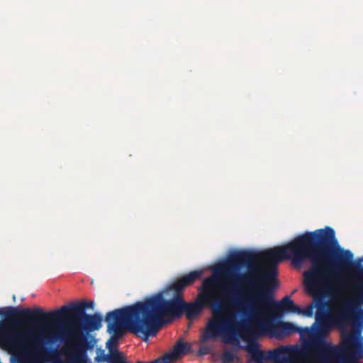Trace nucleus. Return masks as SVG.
I'll return each instance as SVG.
<instances>
[{
  "mask_svg": "<svg viewBox=\"0 0 363 363\" xmlns=\"http://www.w3.org/2000/svg\"><path fill=\"white\" fill-rule=\"evenodd\" d=\"M319 232H306L300 235L283 247H274L256 252L250 250L238 251L218 268L227 279L235 281L238 289L227 287L224 297L228 301L217 303L213 307V317L206 323L200 341L221 339L225 343H239L240 332L245 328L243 322L236 319L235 313L230 309L235 308L240 313V306L230 304L232 298L242 301L246 297L255 294L264 286L274 284L277 279V265L284 259H290L294 266H300L306 259Z\"/></svg>",
  "mask_w": 363,
  "mask_h": 363,
  "instance_id": "obj_1",
  "label": "nucleus"
},
{
  "mask_svg": "<svg viewBox=\"0 0 363 363\" xmlns=\"http://www.w3.org/2000/svg\"><path fill=\"white\" fill-rule=\"evenodd\" d=\"M313 247H315L320 262L329 269L331 290L334 289V282H337L352 295V298L328 305L330 324L342 329L350 324V331H342V342L349 333H357L359 330L358 339L363 338V309L360 307L363 305V265L353 262L352 252L339 246L330 227L319 229Z\"/></svg>",
  "mask_w": 363,
  "mask_h": 363,
  "instance_id": "obj_2",
  "label": "nucleus"
},
{
  "mask_svg": "<svg viewBox=\"0 0 363 363\" xmlns=\"http://www.w3.org/2000/svg\"><path fill=\"white\" fill-rule=\"evenodd\" d=\"M202 274L201 270L190 272L167 286L165 291H172V298L169 300L164 298L163 292H159L142 301L107 313V330L118 336L126 330L147 341L149 337L156 335L164 318H179L184 315L182 293Z\"/></svg>",
  "mask_w": 363,
  "mask_h": 363,
  "instance_id": "obj_3",
  "label": "nucleus"
},
{
  "mask_svg": "<svg viewBox=\"0 0 363 363\" xmlns=\"http://www.w3.org/2000/svg\"><path fill=\"white\" fill-rule=\"evenodd\" d=\"M23 320L43 323L38 333L21 331L13 328L6 321L0 320V348L13 354L24 352L28 361L30 358H45L46 352L55 349L46 345H53L57 342H66L70 338L77 339L79 333L74 321H71V328H66L60 322H54L50 318H42L33 313L30 318H21Z\"/></svg>",
  "mask_w": 363,
  "mask_h": 363,
  "instance_id": "obj_4",
  "label": "nucleus"
},
{
  "mask_svg": "<svg viewBox=\"0 0 363 363\" xmlns=\"http://www.w3.org/2000/svg\"><path fill=\"white\" fill-rule=\"evenodd\" d=\"M277 286L276 280L274 284L269 283L267 286H264L255 294L246 297L242 301L232 298L229 303L239 306L240 315L250 319H264L268 311L277 316L284 313L299 312L300 307L295 305L289 296H286L280 301L274 300L273 294Z\"/></svg>",
  "mask_w": 363,
  "mask_h": 363,
  "instance_id": "obj_5",
  "label": "nucleus"
},
{
  "mask_svg": "<svg viewBox=\"0 0 363 363\" xmlns=\"http://www.w3.org/2000/svg\"><path fill=\"white\" fill-rule=\"evenodd\" d=\"M315 247H312L307 255L311 262V267L304 272V284L308 294L313 298V303L317 308L315 323L330 324L329 309L325 310L327 303L324 298L327 293L331 291V279L328 274V269L320 262V256Z\"/></svg>",
  "mask_w": 363,
  "mask_h": 363,
  "instance_id": "obj_6",
  "label": "nucleus"
},
{
  "mask_svg": "<svg viewBox=\"0 0 363 363\" xmlns=\"http://www.w3.org/2000/svg\"><path fill=\"white\" fill-rule=\"evenodd\" d=\"M334 327L325 323H314L313 326V350L316 353V357L326 362L340 357V349L324 342V337L329 329Z\"/></svg>",
  "mask_w": 363,
  "mask_h": 363,
  "instance_id": "obj_7",
  "label": "nucleus"
},
{
  "mask_svg": "<svg viewBox=\"0 0 363 363\" xmlns=\"http://www.w3.org/2000/svg\"><path fill=\"white\" fill-rule=\"evenodd\" d=\"M60 353L65 357V363H88L87 350L93 348L86 337L81 340H67Z\"/></svg>",
  "mask_w": 363,
  "mask_h": 363,
  "instance_id": "obj_8",
  "label": "nucleus"
},
{
  "mask_svg": "<svg viewBox=\"0 0 363 363\" xmlns=\"http://www.w3.org/2000/svg\"><path fill=\"white\" fill-rule=\"evenodd\" d=\"M94 306V301H83L71 305H65L60 308L51 312H45L39 308L38 313L42 318H50L54 322L62 323L61 320L71 316L87 314L86 310L87 308L93 309Z\"/></svg>",
  "mask_w": 363,
  "mask_h": 363,
  "instance_id": "obj_9",
  "label": "nucleus"
},
{
  "mask_svg": "<svg viewBox=\"0 0 363 363\" xmlns=\"http://www.w3.org/2000/svg\"><path fill=\"white\" fill-rule=\"evenodd\" d=\"M102 320L103 318L100 314L94 313L71 316L61 320V322L66 328H71L69 323L74 321L79 335L77 339L70 338L69 340H81L83 337H86L83 333H89L99 330L101 327Z\"/></svg>",
  "mask_w": 363,
  "mask_h": 363,
  "instance_id": "obj_10",
  "label": "nucleus"
},
{
  "mask_svg": "<svg viewBox=\"0 0 363 363\" xmlns=\"http://www.w3.org/2000/svg\"><path fill=\"white\" fill-rule=\"evenodd\" d=\"M259 327L262 329H269L272 334L277 337H282L292 333H296L298 327L289 322H279L276 324H271L269 321H264V319H255Z\"/></svg>",
  "mask_w": 363,
  "mask_h": 363,
  "instance_id": "obj_11",
  "label": "nucleus"
},
{
  "mask_svg": "<svg viewBox=\"0 0 363 363\" xmlns=\"http://www.w3.org/2000/svg\"><path fill=\"white\" fill-rule=\"evenodd\" d=\"M216 282V279L213 277H210L204 279L202 282V286L199 288V293L197 296L199 298V299H202L208 304H210L212 309L213 306H215V304H216L217 303H226L228 301V298L224 297V295H222V297L223 298V301H213L212 292L213 291ZM226 290L227 288L225 289L223 294L225 293Z\"/></svg>",
  "mask_w": 363,
  "mask_h": 363,
  "instance_id": "obj_12",
  "label": "nucleus"
},
{
  "mask_svg": "<svg viewBox=\"0 0 363 363\" xmlns=\"http://www.w3.org/2000/svg\"><path fill=\"white\" fill-rule=\"evenodd\" d=\"M108 354H105L104 350H99L97 352V355L94 358L96 363H103L107 362V363H128L123 353L119 352L117 349H114L113 347L108 345Z\"/></svg>",
  "mask_w": 363,
  "mask_h": 363,
  "instance_id": "obj_13",
  "label": "nucleus"
},
{
  "mask_svg": "<svg viewBox=\"0 0 363 363\" xmlns=\"http://www.w3.org/2000/svg\"><path fill=\"white\" fill-rule=\"evenodd\" d=\"M209 306H211L210 304L203 300L199 299L198 296L194 302H186L184 301V315H185L189 320H193L201 315L204 308Z\"/></svg>",
  "mask_w": 363,
  "mask_h": 363,
  "instance_id": "obj_14",
  "label": "nucleus"
},
{
  "mask_svg": "<svg viewBox=\"0 0 363 363\" xmlns=\"http://www.w3.org/2000/svg\"><path fill=\"white\" fill-rule=\"evenodd\" d=\"M38 311V307L34 309H18L13 307H6L0 308V315L5 316L7 318H30L33 313H35L39 315Z\"/></svg>",
  "mask_w": 363,
  "mask_h": 363,
  "instance_id": "obj_15",
  "label": "nucleus"
},
{
  "mask_svg": "<svg viewBox=\"0 0 363 363\" xmlns=\"http://www.w3.org/2000/svg\"><path fill=\"white\" fill-rule=\"evenodd\" d=\"M191 345L190 343L184 342L181 340H178L174 346L171 354H167L158 359H163L167 363H170L173 359H177L182 355L186 354L191 352Z\"/></svg>",
  "mask_w": 363,
  "mask_h": 363,
  "instance_id": "obj_16",
  "label": "nucleus"
},
{
  "mask_svg": "<svg viewBox=\"0 0 363 363\" xmlns=\"http://www.w3.org/2000/svg\"><path fill=\"white\" fill-rule=\"evenodd\" d=\"M296 333H299L301 337H308L311 340V342L309 345H306L303 347H306L307 355L308 354V350L311 349L313 350V327L311 328H298L296 330Z\"/></svg>",
  "mask_w": 363,
  "mask_h": 363,
  "instance_id": "obj_17",
  "label": "nucleus"
},
{
  "mask_svg": "<svg viewBox=\"0 0 363 363\" xmlns=\"http://www.w3.org/2000/svg\"><path fill=\"white\" fill-rule=\"evenodd\" d=\"M45 354L44 360H47L48 362L62 363L57 349H55L52 352H46Z\"/></svg>",
  "mask_w": 363,
  "mask_h": 363,
  "instance_id": "obj_18",
  "label": "nucleus"
},
{
  "mask_svg": "<svg viewBox=\"0 0 363 363\" xmlns=\"http://www.w3.org/2000/svg\"><path fill=\"white\" fill-rule=\"evenodd\" d=\"M237 359V356L230 351L224 352L222 354V363H233Z\"/></svg>",
  "mask_w": 363,
  "mask_h": 363,
  "instance_id": "obj_19",
  "label": "nucleus"
},
{
  "mask_svg": "<svg viewBox=\"0 0 363 363\" xmlns=\"http://www.w3.org/2000/svg\"><path fill=\"white\" fill-rule=\"evenodd\" d=\"M315 307V304H311L310 306H307L306 308L301 309L300 308L299 312H296L298 314H302L307 317H311L313 314V310Z\"/></svg>",
  "mask_w": 363,
  "mask_h": 363,
  "instance_id": "obj_20",
  "label": "nucleus"
},
{
  "mask_svg": "<svg viewBox=\"0 0 363 363\" xmlns=\"http://www.w3.org/2000/svg\"><path fill=\"white\" fill-rule=\"evenodd\" d=\"M199 352L202 354H205L208 353V350L206 348H201L199 350Z\"/></svg>",
  "mask_w": 363,
  "mask_h": 363,
  "instance_id": "obj_21",
  "label": "nucleus"
},
{
  "mask_svg": "<svg viewBox=\"0 0 363 363\" xmlns=\"http://www.w3.org/2000/svg\"><path fill=\"white\" fill-rule=\"evenodd\" d=\"M317 359H318V360H320V362H322L323 363H329V362L332 360V359H328V360H327L326 362H324V361H323V360H321V359H318V357H317Z\"/></svg>",
  "mask_w": 363,
  "mask_h": 363,
  "instance_id": "obj_22",
  "label": "nucleus"
},
{
  "mask_svg": "<svg viewBox=\"0 0 363 363\" xmlns=\"http://www.w3.org/2000/svg\"><path fill=\"white\" fill-rule=\"evenodd\" d=\"M362 260H363V257H362V259H360L359 260V262H356V263H358V264H360V265H362V264H360V262H361V261H362ZM352 261L353 262H354L353 261V259H352Z\"/></svg>",
  "mask_w": 363,
  "mask_h": 363,
  "instance_id": "obj_23",
  "label": "nucleus"
},
{
  "mask_svg": "<svg viewBox=\"0 0 363 363\" xmlns=\"http://www.w3.org/2000/svg\"><path fill=\"white\" fill-rule=\"evenodd\" d=\"M360 363H363V362H360Z\"/></svg>",
  "mask_w": 363,
  "mask_h": 363,
  "instance_id": "obj_24",
  "label": "nucleus"
}]
</instances>
